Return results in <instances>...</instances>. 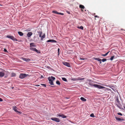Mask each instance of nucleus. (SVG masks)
<instances>
[{
  "label": "nucleus",
  "instance_id": "f257e3e1",
  "mask_svg": "<svg viewBox=\"0 0 125 125\" xmlns=\"http://www.w3.org/2000/svg\"><path fill=\"white\" fill-rule=\"evenodd\" d=\"M90 85L92 86H94L95 87L99 89H101L103 88H105V87L104 86H102L101 85L97 84H94L91 82H90L89 83Z\"/></svg>",
  "mask_w": 125,
  "mask_h": 125
},
{
  "label": "nucleus",
  "instance_id": "f03ea898",
  "mask_svg": "<svg viewBox=\"0 0 125 125\" xmlns=\"http://www.w3.org/2000/svg\"><path fill=\"white\" fill-rule=\"evenodd\" d=\"M48 80L49 81V83L51 85H53L54 84L53 81L55 79V78L52 76L51 77H49L48 78Z\"/></svg>",
  "mask_w": 125,
  "mask_h": 125
},
{
  "label": "nucleus",
  "instance_id": "7ed1b4c3",
  "mask_svg": "<svg viewBox=\"0 0 125 125\" xmlns=\"http://www.w3.org/2000/svg\"><path fill=\"white\" fill-rule=\"evenodd\" d=\"M29 75L28 74H21L19 76V77L21 79H23Z\"/></svg>",
  "mask_w": 125,
  "mask_h": 125
},
{
  "label": "nucleus",
  "instance_id": "20e7f679",
  "mask_svg": "<svg viewBox=\"0 0 125 125\" xmlns=\"http://www.w3.org/2000/svg\"><path fill=\"white\" fill-rule=\"evenodd\" d=\"M51 119L54 121L56 122H60V120L59 118L56 117H52L51 118Z\"/></svg>",
  "mask_w": 125,
  "mask_h": 125
},
{
  "label": "nucleus",
  "instance_id": "39448f33",
  "mask_svg": "<svg viewBox=\"0 0 125 125\" xmlns=\"http://www.w3.org/2000/svg\"><path fill=\"white\" fill-rule=\"evenodd\" d=\"M62 63L64 65L67 66L69 67H71V65L69 62H62Z\"/></svg>",
  "mask_w": 125,
  "mask_h": 125
},
{
  "label": "nucleus",
  "instance_id": "423d86ee",
  "mask_svg": "<svg viewBox=\"0 0 125 125\" xmlns=\"http://www.w3.org/2000/svg\"><path fill=\"white\" fill-rule=\"evenodd\" d=\"M52 12L56 14H60L62 15H63L64 14L61 13H59L57 11L53 10L52 11Z\"/></svg>",
  "mask_w": 125,
  "mask_h": 125
},
{
  "label": "nucleus",
  "instance_id": "0eeeda50",
  "mask_svg": "<svg viewBox=\"0 0 125 125\" xmlns=\"http://www.w3.org/2000/svg\"><path fill=\"white\" fill-rule=\"evenodd\" d=\"M116 104L117 106L120 109H121L122 106V105L120 104V102L119 103H116Z\"/></svg>",
  "mask_w": 125,
  "mask_h": 125
},
{
  "label": "nucleus",
  "instance_id": "6e6552de",
  "mask_svg": "<svg viewBox=\"0 0 125 125\" xmlns=\"http://www.w3.org/2000/svg\"><path fill=\"white\" fill-rule=\"evenodd\" d=\"M57 115L59 116H60L62 117V118H66V116L64 115L63 114H58Z\"/></svg>",
  "mask_w": 125,
  "mask_h": 125
},
{
  "label": "nucleus",
  "instance_id": "1a4fd4ad",
  "mask_svg": "<svg viewBox=\"0 0 125 125\" xmlns=\"http://www.w3.org/2000/svg\"><path fill=\"white\" fill-rule=\"evenodd\" d=\"M7 37L8 38L10 39L11 40H15V38L14 37H13L12 36H11L8 35L7 36Z\"/></svg>",
  "mask_w": 125,
  "mask_h": 125
},
{
  "label": "nucleus",
  "instance_id": "9d476101",
  "mask_svg": "<svg viewBox=\"0 0 125 125\" xmlns=\"http://www.w3.org/2000/svg\"><path fill=\"white\" fill-rule=\"evenodd\" d=\"M79 7L81 9V11L82 12L83 11V10H84L85 8L84 6L83 5H79Z\"/></svg>",
  "mask_w": 125,
  "mask_h": 125
},
{
  "label": "nucleus",
  "instance_id": "9b49d317",
  "mask_svg": "<svg viewBox=\"0 0 125 125\" xmlns=\"http://www.w3.org/2000/svg\"><path fill=\"white\" fill-rule=\"evenodd\" d=\"M47 42H52L57 43V42L55 40H49L47 41Z\"/></svg>",
  "mask_w": 125,
  "mask_h": 125
},
{
  "label": "nucleus",
  "instance_id": "f8f14e48",
  "mask_svg": "<svg viewBox=\"0 0 125 125\" xmlns=\"http://www.w3.org/2000/svg\"><path fill=\"white\" fill-rule=\"evenodd\" d=\"M115 118L117 121H124V120L123 119H121L117 117H115Z\"/></svg>",
  "mask_w": 125,
  "mask_h": 125
},
{
  "label": "nucleus",
  "instance_id": "ddd939ff",
  "mask_svg": "<svg viewBox=\"0 0 125 125\" xmlns=\"http://www.w3.org/2000/svg\"><path fill=\"white\" fill-rule=\"evenodd\" d=\"M32 34V33L31 32H28L27 34V36L28 37H30Z\"/></svg>",
  "mask_w": 125,
  "mask_h": 125
},
{
  "label": "nucleus",
  "instance_id": "4468645a",
  "mask_svg": "<svg viewBox=\"0 0 125 125\" xmlns=\"http://www.w3.org/2000/svg\"><path fill=\"white\" fill-rule=\"evenodd\" d=\"M22 59L26 62H29L31 61L30 59L29 58H23Z\"/></svg>",
  "mask_w": 125,
  "mask_h": 125
},
{
  "label": "nucleus",
  "instance_id": "2eb2a0df",
  "mask_svg": "<svg viewBox=\"0 0 125 125\" xmlns=\"http://www.w3.org/2000/svg\"><path fill=\"white\" fill-rule=\"evenodd\" d=\"M5 75L4 73L3 72H0V77H3Z\"/></svg>",
  "mask_w": 125,
  "mask_h": 125
},
{
  "label": "nucleus",
  "instance_id": "dca6fc26",
  "mask_svg": "<svg viewBox=\"0 0 125 125\" xmlns=\"http://www.w3.org/2000/svg\"><path fill=\"white\" fill-rule=\"evenodd\" d=\"M80 99L82 101L84 102H85L86 100V99L82 97Z\"/></svg>",
  "mask_w": 125,
  "mask_h": 125
},
{
  "label": "nucleus",
  "instance_id": "f3484780",
  "mask_svg": "<svg viewBox=\"0 0 125 125\" xmlns=\"http://www.w3.org/2000/svg\"><path fill=\"white\" fill-rule=\"evenodd\" d=\"M45 34H44L42 36L41 39V40H43V39L45 38Z\"/></svg>",
  "mask_w": 125,
  "mask_h": 125
},
{
  "label": "nucleus",
  "instance_id": "a211bd4d",
  "mask_svg": "<svg viewBox=\"0 0 125 125\" xmlns=\"http://www.w3.org/2000/svg\"><path fill=\"white\" fill-rule=\"evenodd\" d=\"M18 33L21 36H22L23 35V33L21 32L18 31Z\"/></svg>",
  "mask_w": 125,
  "mask_h": 125
},
{
  "label": "nucleus",
  "instance_id": "6ab92c4d",
  "mask_svg": "<svg viewBox=\"0 0 125 125\" xmlns=\"http://www.w3.org/2000/svg\"><path fill=\"white\" fill-rule=\"evenodd\" d=\"M109 52H107L105 54H102V56H106L107 55V54H108V53H109Z\"/></svg>",
  "mask_w": 125,
  "mask_h": 125
},
{
  "label": "nucleus",
  "instance_id": "aec40b11",
  "mask_svg": "<svg viewBox=\"0 0 125 125\" xmlns=\"http://www.w3.org/2000/svg\"><path fill=\"white\" fill-rule=\"evenodd\" d=\"M77 27L79 29H81L82 30L83 29V27L82 26H77Z\"/></svg>",
  "mask_w": 125,
  "mask_h": 125
},
{
  "label": "nucleus",
  "instance_id": "412c9836",
  "mask_svg": "<svg viewBox=\"0 0 125 125\" xmlns=\"http://www.w3.org/2000/svg\"><path fill=\"white\" fill-rule=\"evenodd\" d=\"M95 60L99 62L102 61V60L101 59L98 58H95Z\"/></svg>",
  "mask_w": 125,
  "mask_h": 125
},
{
  "label": "nucleus",
  "instance_id": "4be33fe9",
  "mask_svg": "<svg viewBox=\"0 0 125 125\" xmlns=\"http://www.w3.org/2000/svg\"><path fill=\"white\" fill-rule=\"evenodd\" d=\"M62 80L64 81H67V80L66 78H64V77L62 78Z\"/></svg>",
  "mask_w": 125,
  "mask_h": 125
},
{
  "label": "nucleus",
  "instance_id": "5701e85b",
  "mask_svg": "<svg viewBox=\"0 0 125 125\" xmlns=\"http://www.w3.org/2000/svg\"><path fill=\"white\" fill-rule=\"evenodd\" d=\"M36 48H30V49L32 51H35Z\"/></svg>",
  "mask_w": 125,
  "mask_h": 125
},
{
  "label": "nucleus",
  "instance_id": "b1692460",
  "mask_svg": "<svg viewBox=\"0 0 125 125\" xmlns=\"http://www.w3.org/2000/svg\"><path fill=\"white\" fill-rule=\"evenodd\" d=\"M56 84L58 85H60V82L58 81H56Z\"/></svg>",
  "mask_w": 125,
  "mask_h": 125
},
{
  "label": "nucleus",
  "instance_id": "393cba45",
  "mask_svg": "<svg viewBox=\"0 0 125 125\" xmlns=\"http://www.w3.org/2000/svg\"><path fill=\"white\" fill-rule=\"evenodd\" d=\"M34 44V43H31L30 44V47H31L32 46H33Z\"/></svg>",
  "mask_w": 125,
  "mask_h": 125
},
{
  "label": "nucleus",
  "instance_id": "a878e982",
  "mask_svg": "<svg viewBox=\"0 0 125 125\" xmlns=\"http://www.w3.org/2000/svg\"><path fill=\"white\" fill-rule=\"evenodd\" d=\"M116 103H119L120 102V101H119L118 99V98H117L116 99Z\"/></svg>",
  "mask_w": 125,
  "mask_h": 125
},
{
  "label": "nucleus",
  "instance_id": "bb28decb",
  "mask_svg": "<svg viewBox=\"0 0 125 125\" xmlns=\"http://www.w3.org/2000/svg\"><path fill=\"white\" fill-rule=\"evenodd\" d=\"M90 116L92 117H95L93 113L91 114L90 115Z\"/></svg>",
  "mask_w": 125,
  "mask_h": 125
},
{
  "label": "nucleus",
  "instance_id": "cd10ccee",
  "mask_svg": "<svg viewBox=\"0 0 125 125\" xmlns=\"http://www.w3.org/2000/svg\"><path fill=\"white\" fill-rule=\"evenodd\" d=\"M114 57V56H112L110 58V60L111 61H112Z\"/></svg>",
  "mask_w": 125,
  "mask_h": 125
},
{
  "label": "nucleus",
  "instance_id": "c85d7f7f",
  "mask_svg": "<svg viewBox=\"0 0 125 125\" xmlns=\"http://www.w3.org/2000/svg\"><path fill=\"white\" fill-rule=\"evenodd\" d=\"M107 60L106 59H104L102 60V61L103 62H104L106 61Z\"/></svg>",
  "mask_w": 125,
  "mask_h": 125
},
{
  "label": "nucleus",
  "instance_id": "c756f323",
  "mask_svg": "<svg viewBox=\"0 0 125 125\" xmlns=\"http://www.w3.org/2000/svg\"><path fill=\"white\" fill-rule=\"evenodd\" d=\"M38 33L39 35L40 34H42V32L41 31H38L37 32Z\"/></svg>",
  "mask_w": 125,
  "mask_h": 125
},
{
  "label": "nucleus",
  "instance_id": "7c9ffc66",
  "mask_svg": "<svg viewBox=\"0 0 125 125\" xmlns=\"http://www.w3.org/2000/svg\"><path fill=\"white\" fill-rule=\"evenodd\" d=\"M16 112H17L19 113H20V114H21L22 113L21 112V111H18L17 110V109H16Z\"/></svg>",
  "mask_w": 125,
  "mask_h": 125
},
{
  "label": "nucleus",
  "instance_id": "2f4dec72",
  "mask_svg": "<svg viewBox=\"0 0 125 125\" xmlns=\"http://www.w3.org/2000/svg\"><path fill=\"white\" fill-rule=\"evenodd\" d=\"M35 51L36 52L38 53H40L39 51L36 49Z\"/></svg>",
  "mask_w": 125,
  "mask_h": 125
},
{
  "label": "nucleus",
  "instance_id": "473e14b6",
  "mask_svg": "<svg viewBox=\"0 0 125 125\" xmlns=\"http://www.w3.org/2000/svg\"><path fill=\"white\" fill-rule=\"evenodd\" d=\"M15 74L14 73H12L11 74V76H15Z\"/></svg>",
  "mask_w": 125,
  "mask_h": 125
},
{
  "label": "nucleus",
  "instance_id": "72a5a7b5",
  "mask_svg": "<svg viewBox=\"0 0 125 125\" xmlns=\"http://www.w3.org/2000/svg\"><path fill=\"white\" fill-rule=\"evenodd\" d=\"M84 79V78H79V80H83Z\"/></svg>",
  "mask_w": 125,
  "mask_h": 125
},
{
  "label": "nucleus",
  "instance_id": "f704fd0d",
  "mask_svg": "<svg viewBox=\"0 0 125 125\" xmlns=\"http://www.w3.org/2000/svg\"><path fill=\"white\" fill-rule=\"evenodd\" d=\"M41 85L44 86L45 87H46V85L45 84H41Z\"/></svg>",
  "mask_w": 125,
  "mask_h": 125
},
{
  "label": "nucleus",
  "instance_id": "c9c22d12",
  "mask_svg": "<svg viewBox=\"0 0 125 125\" xmlns=\"http://www.w3.org/2000/svg\"><path fill=\"white\" fill-rule=\"evenodd\" d=\"M13 110L15 111H16V106H15L13 107Z\"/></svg>",
  "mask_w": 125,
  "mask_h": 125
},
{
  "label": "nucleus",
  "instance_id": "e433bc0d",
  "mask_svg": "<svg viewBox=\"0 0 125 125\" xmlns=\"http://www.w3.org/2000/svg\"><path fill=\"white\" fill-rule=\"evenodd\" d=\"M117 114L118 115H122V113H118Z\"/></svg>",
  "mask_w": 125,
  "mask_h": 125
},
{
  "label": "nucleus",
  "instance_id": "4c0bfd02",
  "mask_svg": "<svg viewBox=\"0 0 125 125\" xmlns=\"http://www.w3.org/2000/svg\"><path fill=\"white\" fill-rule=\"evenodd\" d=\"M85 58H79V59L80 60H84L85 59Z\"/></svg>",
  "mask_w": 125,
  "mask_h": 125
},
{
  "label": "nucleus",
  "instance_id": "58836bf2",
  "mask_svg": "<svg viewBox=\"0 0 125 125\" xmlns=\"http://www.w3.org/2000/svg\"><path fill=\"white\" fill-rule=\"evenodd\" d=\"M94 17L95 18H99V17L97 15L95 16Z\"/></svg>",
  "mask_w": 125,
  "mask_h": 125
},
{
  "label": "nucleus",
  "instance_id": "ea45409f",
  "mask_svg": "<svg viewBox=\"0 0 125 125\" xmlns=\"http://www.w3.org/2000/svg\"><path fill=\"white\" fill-rule=\"evenodd\" d=\"M58 54L59 53V52H60V49L59 48H58Z\"/></svg>",
  "mask_w": 125,
  "mask_h": 125
},
{
  "label": "nucleus",
  "instance_id": "a19ab883",
  "mask_svg": "<svg viewBox=\"0 0 125 125\" xmlns=\"http://www.w3.org/2000/svg\"><path fill=\"white\" fill-rule=\"evenodd\" d=\"M4 51L5 52H7V50H6V49H4Z\"/></svg>",
  "mask_w": 125,
  "mask_h": 125
},
{
  "label": "nucleus",
  "instance_id": "79ce46f5",
  "mask_svg": "<svg viewBox=\"0 0 125 125\" xmlns=\"http://www.w3.org/2000/svg\"><path fill=\"white\" fill-rule=\"evenodd\" d=\"M3 101V100L2 99H1V98H0V102H2Z\"/></svg>",
  "mask_w": 125,
  "mask_h": 125
},
{
  "label": "nucleus",
  "instance_id": "37998d69",
  "mask_svg": "<svg viewBox=\"0 0 125 125\" xmlns=\"http://www.w3.org/2000/svg\"><path fill=\"white\" fill-rule=\"evenodd\" d=\"M44 78L43 76L42 75L41 76V78Z\"/></svg>",
  "mask_w": 125,
  "mask_h": 125
},
{
  "label": "nucleus",
  "instance_id": "c03bdc74",
  "mask_svg": "<svg viewBox=\"0 0 125 125\" xmlns=\"http://www.w3.org/2000/svg\"><path fill=\"white\" fill-rule=\"evenodd\" d=\"M41 35L42 34H40L39 35V37H42V36H41Z\"/></svg>",
  "mask_w": 125,
  "mask_h": 125
},
{
  "label": "nucleus",
  "instance_id": "a18cd8bd",
  "mask_svg": "<svg viewBox=\"0 0 125 125\" xmlns=\"http://www.w3.org/2000/svg\"><path fill=\"white\" fill-rule=\"evenodd\" d=\"M40 86V85H36V86Z\"/></svg>",
  "mask_w": 125,
  "mask_h": 125
},
{
  "label": "nucleus",
  "instance_id": "49530a36",
  "mask_svg": "<svg viewBox=\"0 0 125 125\" xmlns=\"http://www.w3.org/2000/svg\"><path fill=\"white\" fill-rule=\"evenodd\" d=\"M99 62H100V64H101V63H102L101 61H100Z\"/></svg>",
  "mask_w": 125,
  "mask_h": 125
},
{
  "label": "nucleus",
  "instance_id": "de8ad7c7",
  "mask_svg": "<svg viewBox=\"0 0 125 125\" xmlns=\"http://www.w3.org/2000/svg\"><path fill=\"white\" fill-rule=\"evenodd\" d=\"M94 15H95V13H94Z\"/></svg>",
  "mask_w": 125,
  "mask_h": 125
},
{
  "label": "nucleus",
  "instance_id": "09e8293b",
  "mask_svg": "<svg viewBox=\"0 0 125 125\" xmlns=\"http://www.w3.org/2000/svg\"><path fill=\"white\" fill-rule=\"evenodd\" d=\"M68 13H70V12H68Z\"/></svg>",
  "mask_w": 125,
  "mask_h": 125
},
{
  "label": "nucleus",
  "instance_id": "8fccbe9b",
  "mask_svg": "<svg viewBox=\"0 0 125 125\" xmlns=\"http://www.w3.org/2000/svg\"><path fill=\"white\" fill-rule=\"evenodd\" d=\"M95 20H96V18H95Z\"/></svg>",
  "mask_w": 125,
  "mask_h": 125
},
{
  "label": "nucleus",
  "instance_id": "3c124183",
  "mask_svg": "<svg viewBox=\"0 0 125 125\" xmlns=\"http://www.w3.org/2000/svg\"><path fill=\"white\" fill-rule=\"evenodd\" d=\"M16 41H17V39H16Z\"/></svg>",
  "mask_w": 125,
  "mask_h": 125
}]
</instances>
